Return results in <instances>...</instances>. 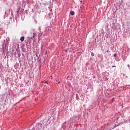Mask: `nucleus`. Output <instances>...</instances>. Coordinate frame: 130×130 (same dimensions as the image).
Instances as JSON below:
<instances>
[{"mask_svg": "<svg viewBox=\"0 0 130 130\" xmlns=\"http://www.w3.org/2000/svg\"><path fill=\"white\" fill-rule=\"evenodd\" d=\"M34 36H35V34L33 33V34H30L29 35V36L27 37L28 39H32V38H34Z\"/></svg>", "mask_w": 130, "mask_h": 130, "instance_id": "nucleus-1", "label": "nucleus"}, {"mask_svg": "<svg viewBox=\"0 0 130 130\" xmlns=\"http://www.w3.org/2000/svg\"><path fill=\"white\" fill-rule=\"evenodd\" d=\"M70 14H71V16H74V15H75V12L74 11H71L70 12Z\"/></svg>", "mask_w": 130, "mask_h": 130, "instance_id": "nucleus-2", "label": "nucleus"}, {"mask_svg": "<svg viewBox=\"0 0 130 130\" xmlns=\"http://www.w3.org/2000/svg\"><path fill=\"white\" fill-rule=\"evenodd\" d=\"M25 39V37H21V38H20V40L22 41V42H23V41H24V40Z\"/></svg>", "mask_w": 130, "mask_h": 130, "instance_id": "nucleus-3", "label": "nucleus"}, {"mask_svg": "<svg viewBox=\"0 0 130 130\" xmlns=\"http://www.w3.org/2000/svg\"><path fill=\"white\" fill-rule=\"evenodd\" d=\"M91 56H94L95 55V54H94V53H93V52H91Z\"/></svg>", "mask_w": 130, "mask_h": 130, "instance_id": "nucleus-4", "label": "nucleus"}, {"mask_svg": "<svg viewBox=\"0 0 130 130\" xmlns=\"http://www.w3.org/2000/svg\"><path fill=\"white\" fill-rule=\"evenodd\" d=\"M106 52H107V53L109 52V50H107Z\"/></svg>", "mask_w": 130, "mask_h": 130, "instance_id": "nucleus-5", "label": "nucleus"}, {"mask_svg": "<svg viewBox=\"0 0 130 130\" xmlns=\"http://www.w3.org/2000/svg\"><path fill=\"white\" fill-rule=\"evenodd\" d=\"M112 68H115V66H112Z\"/></svg>", "mask_w": 130, "mask_h": 130, "instance_id": "nucleus-6", "label": "nucleus"}, {"mask_svg": "<svg viewBox=\"0 0 130 130\" xmlns=\"http://www.w3.org/2000/svg\"><path fill=\"white\" fill-rule=\"evenodd\" d=\"M58 84H59V82L58 83Z\"/></svg>", "mask_w": 130, "mask_h": 130, "instance_id": "nucleus-7", "label": "nucleus"}, {"mask_svg": "<svg viewBox=\"0 0 130 130\" xmlns=\"http://www.w3.org/2000/svg\"><path fill=\"white\" fill-rule=\"evenodd\" d=\"M114 56H115V55H114Z\"/></svg>", "mask_w": 130, "mask_h": 130, "instance_id": "nucleus-8", "label": "nucleus"}]
</instances>
